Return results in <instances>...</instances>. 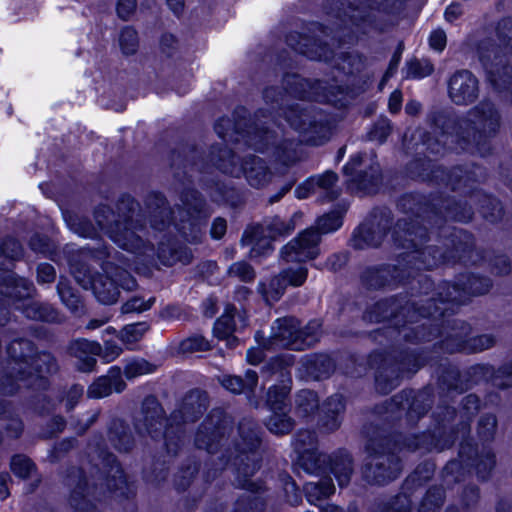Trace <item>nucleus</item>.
Returning a JSON list of instances; mask_svg holds the SVG:
<instances>
[{"instance_id":"obj_1","label":"nucleus","mask_w":512,"mask_h":512,"mask_svg":"<svg viewBox=\"0 0 512 512\" xmlns=\"http://www.w3.org/2000/svg\"><path fill=\"white\" fill-rule=\"evenodd\" d=\"M109 258L106 246L83 247L70 260V270L75 280L84 289H92L97 300L103 304H114L119 297V287L131 290L135 281L125 268L116 267Z\"/></svg>"},{"instance_id":"obj_2","label":"nucleus","mask_w":512,"mask_h":512,"mask_svg":"<svg viewBox=\"0 0 512 512\" xmlns=\"http://www.w3.org/2000/svg\"><path fill=\"white\" fill-rule=\"evenodd\" d=\"M435 133L445 138L444 145L455 149L484 154L501 126V115L493 102L483 100L456 120L439 114L434 119Z\"/></svg>"},{"instance_id":"obj_3","label":"nucleus","mask_w":512,"mask_h":512,"mask_svg":"<svg viewBox=\"0 0 512 512\" xmlns=\"http://www.w3.org/2000/svg\"><path fill=\"white\" fill-rule=\"evenodd\" d=\"M138 204L130 196H124L116 205V211L107 206H99L94 214L101 230L121 249L133 254L143 262H149L157 256L165 257L164 249L159 246L157 251L147 238L145 227L140 223V215L136 213Z\"/></svg>"},{"instance_id":"obj_4","label":"nucleus","mask_w":512,"mask_h":512,"mask_svg":"<svg viewBox=\"0 0 512 512\" xmlns=\"http://www.w3.org/2000/svg\"><path fill=\"white\" fill-rule=\"evenodd\" d=\"M204 405L194 393L187 395L179 410L175 411L170 419V424L164 418V412L157 399L153 396L145 398L139 416L135 420V429L141 436L149 435L152 439H165L169 450L175 433L173 423L194 421L202 414Z\"/></svg>"},{"instance_id":"obj_5","label":"nucleus","mask_w":512,"mask_h":512,"mask_svg":"<svg viewBox=\"0 0 512 512\" xmlns=\"http://www.w3.org/2000/svg\"><path fill=\"white\" fill-rule=\"evenodd\" d=\"M496 36L498 43L491 39L483 40L477 53L488 80L500 87L511 75L507 55H512V18H504L498 23Z\"/></svg>"},{"instance_id":"obj_6","label":"nucleus","mask_w":512,"mask_h":512,"mask_svg":"<svg viewBox=\"0 0 512 512\" xmlns=\"http://www.w3.org/2000/svg\"><path fill=\"white\" fill-rule=\"evenodd\" d=\"M260 333L256 334L257 342L266 349L290 348L304 350L313 346L320 337V323L310 321L304 328H300L299 321L293 317L277 319L273 326L271 336L267 341L260 342Z\"/></svg>"},{"instance_id":"obj_7","label":"nucleus","mask_w":512,"mask_h":512,"mask_svg":"<svg viewBox=\"0 0 512 512\" xmlns=\"http://www.w3.org/2000/svg\"><path fill=\"white\" fill-rule=\"evenodd\" d=\"M301 217V213H294L288 220L274 216L265 220L263 225L247 229L242 242L252 246V257L266 255L273 249L271 239L292 233Z\"/></svg>"},{"instance_id":"obj_8","label":"nucleus","mask_w":512,"mask_h":512,"mask_svg":"<svg viewBox=\"0 0 512 512\" xmlns=\"http://www.w3.org/2000/svg\"><path fill=\"white\" fill-rule=\"evenodd\" d=\"M23 254L20 243L15 239H7L1 246L0 253V294L8 298V302H12L17 309H22L19 304L22 300L29 297V288L26 280L22 278H16L15 275L10 271V261L17 260Z\"/></svg>"},{"instance_id":"obj_9","label":"nucleus","mask_w":512,"mask_h":512,"mask_svg":"<svg viewBox=\"0 0 512 512\" xmlns=\"http://www.w3.org/2000/svg\"><path fill=\"white\" fill-rule=\"evenodd\" d=\"M212 161L224 173L234 177L242 174L248 183L256 188L266 185L271 179V173L264 161L256 156H251L244 160L241 165L236 162L235 156L227 148L219 149L218 154L212 152Z\"/></svg>"},{"instance_id":"obj_10","label":"nucleus","mask_w":512,"mask_h":512,"mask_svg":"<svg viewBox=\"0 0 512 512\" xmlns=\"http://www.w3.org/2000/svg\"><path fill=\"white\" fill-rule=\"evenodd\" d=\"M239 433L242 443L236 446V455L232 459L238 478V485L250 489L252 483L248 477L252 476L259 468L256 449L259 446V438L256 430L250 422H241Z\"/></svg>"},{"instance_id":"obj_11","label":"nucleus","mask_w":512,"mask_h":512,"mask_svg":"<svg viewBox=\"0 0 512 512\" xmlns=\"http://www.w3.org/2000/svg\"><path fill=\"white\" fill-rule=\"evenodd\" d=\"M369 455L362 469L364 479L372 484H385L398 477L401 471L400 460L394 453L377 451L368 446Z\"/></svg>"},{"instance_id":"obj_12","label":"nucleus","mask_w":512,"mask_h":512,"mask_svg":"<svg viewBox=\"0 0 512 512\" xmlns=\"http://www.w3.org/2000/svg\"><path fill=\"white\" fill-rule=\"evenodd\" d=\"M290 392L288 382L283 381L280 386H273L267 395V404L272 415L266 421L268 430L276 435L289 433L293 428L292 419L286 414V399Z\"/></svg>"},{"instance_id":"obj_13","label":"nucleus","mask_w":512,"mask_h":512,"mask_svg":"<svg viewBox=\"0 0 512 512\" xmlns=\"http://www.w3.org/2000/svg\"><path fill=\"white\" fill-rule=\"evenodd\" d=\"M183 209H178L179 222L175 221L174 226L185 238L189 239L188 231L193 233L192 240L197 238L200 231L199 225L202 218L207 217L204 210V203L199 193L195 190L187 191L182 197Z\"/></svg>"},{"instance_id":"obj_14","label":"nucleus","mask_w":512,"mask_h":512,"mask_svg":"<svg viewBox=\"0 0 512 512\" xmlns=\"http://www.w3.org/2000/svg\"><path fill=\"white\" fill-rule=\"evenodd\" d=\"M320 234L314 228H308L289 241L280 251L281 258L287 263H303L319 255Z\"/></svg>"},{"instance_id":"obj_15","label":"nucleus","mask_w":512,"mask_h":512,"mask_svg":"<svg viewBox=\"0 0 512 512\" xmlns=\"http://www.w3.org/2000/svg\"><path fill=\"white\" fill-rule=\"evenodd\" d=\"M308 276V269L301 263L297 266H290L283 269L279 275L273 277L268 284L259 283V292L267 302L277 301L284 294L288 285L293 287L302 286Z\"/></svg>"},{"instance_id":"obj_16","label":"nucleus","mask_w":512,"mask_h":512,"mask_svg":"<svg viewBox=\"0 0 512 512\" xmlns=\"http://www.w3.org/2000/svg\"><path fill=\"white\" fill-rule=\"evenodd\" d=\"M479 80L468 70L455 72L448 81V96L460 106H467L479 97Z\"/></svg>"},{"instance_id":"obj_17","label":"nucleus","mask_w":512,"mask_h":512,"mask_svg":"<svg viewBox=\"0 0 512 512\" xmlns=\"http://www.w3.org/2000/svg\"><path fill=\"white\" fill-rule=\"evenodd\" d=\"M388 228L389 220L387 217L374 216L355 230L351 239L352 246L356 249L376 247L381 244Z\"/></svg>"},{"instance_id":"obj_18","label":"nucleus","mask_w":512,"mask_h":512,"mask_svg":"<svg viewBox=\"0 0 512 512\" xmlns=\"http://www.w3.org/2000/svg\"><path fill=\"white\" fill-rule=\"evenodd\" d=\"M246 324V315L238 312L234 306L227 305L214 324V334L219 339H225L227 346L232 348L238 344V338L233 333L244 328Z\"/></svg>"},{"instance_id":"obj_19","label":"nucleus","mask_w":512,"mask_h":512,"mask_svg":"<svg viewBox=\"0 0 512 512\" xmlns=\"http://www.w3.org/2000/svg\"><path fill=\"white\" fill-rule=\"evenodd\" d=\"M23 345L22 341H14L8 348V353L11 357L9 365L11 369L17 370L18 375L16 377L12 375H6L0 379V394L11 395L19 389V380H23L25 369L29 368L28 360L22 353L18 354V349H21Z\"/></svg>"},{"instance_id":"obj_20","label":"nucleus","mask_w":512,"mask_h":512,"mask_svg":"<svg viewBox=\"0 0 512 512\" xmlns=\"http://www.w3.org/2000/svg\"><path fill=\"white\" fill-rule=\"evenodd\" d=\"M283 114L290 126L300 133L320 132L323 129V123L312 114L303 104H295L287 107Z\"/></svg>"},{"instance_id":"obj_21","label":"nucleus","mask_w":512,"mask_h":512,"mask_svg":"<svg viewBox=\"0 0 512 512\" xmlns=\"http://www.w3.org/2000/svg\"><path fill=\"white\" fill-rule=\"evenodd\" d=\"M125 387L121 369L113 366L106 375L98 377L88 387L87 396L91 399H100L109 396L113 391L120 393Z\"/></svg>"},{"instance_id":"obj_22","label":"nucleus","mask_w":512,"mask_h":512,"mask_svg":"<svg viewBox=\"0 0 512 512\" xmlns=\"http://www.w3.org/2000/svg\"><path fill=\"white\" fill-rule=\"evenodd\" d=\"M284 84L286 85V93L282 94L277 88H268L264 91V100L267 104L271 105L273 110L279 106L280 96L281 103L285 102L288 104L291 97H304L306 94V87L309 86V83L300 78L297 75H289L284 79Z\"/></svg>"},{"instance_id":"obj_23","label":"nucleus","mask_w":512,"mask_h":512,"mask_svg":"<svg viewBox=\"0 0 512 512\" xmlns=\"http://www.w3.org/2000/svg\"><path fill=\"white\" fill-rule=\"evenodd\" d=\"M70 354L77 359V369L92 372L97 364L96 356L101 353V345L96 341L78 339L69 346Z\"/></svg>"},{"instance_id":"obj_24","label":"nucleus","mask_w":512,"mask_h":512,"mask_svg":"<svg viewBox=\"0 0 512 512\" xmlns=\"http://www.w3.org/2000/svg\"><path fill=\"white\" fill-rule=\"evenodd\" d=\"M59 370L55 356L46 350L34 352V389H46L50 378Z\"/></svg>"},{"instance_id":"obj_25","label":"nucleus","mask_w":512,"mask_h":512,"mask_svg":"<svg viewBox=\"0 0 512 512\" xmlns=\"http://www.w3.org/2000/svg\"><path fill=\"white\" fill-rule=\"evenodd\" d=\"M146 208L150 216L151 227L162 231L170 226V210L166 207L163 196L159 193H152L146 199Z\"/></svg>"},{"instance_id":"obj_26","label":"nucleus","mask_w":512,"mask_h":512,"mask_svg":"<svg viewBox=\"0 0 512 512\" xmlns=\"http://www.w3.org/2000/svg\"><path fill=\"white\" fill-rule=\"evenodd\" d=\"M345 404L343 397L335 394L327 399L324 404L325 416L322 419V428L326 432H332L341 424L340 414L344 412Z\"/></svg>"},{"instance_id":"obj_27","label":"nucleus","mask_w":512,"mask_h":512,"mask_svg":"<svg viewBox=\"0 0 512 512\" xmlns=\"http://www.w3.org/2000/svg\"><path fill=\"white\" fill-rule=\"evenodd\" d=\"M307 501L316 505L318 501L325 499L335 492V486L329 476L321 475L318 481H310L304 485Z\"/></svg>"},{"instance_id":"obj_28","label":"nucleus","mask_w":512,"mask_h":512,"mask_svg":"<svg viewBox=\"0 0 512 512\" xmlns=\"http://www.w3.org/2000/svg\"><path fill=\"white\" fill-rule=\"evenodd\" d=\"M221 385L228 391L239 394L245 390L252 391L258 382L257 373L253 370H248L245 374V380L238 376L226 375L219 379Z\"/></svg>"},{"instance_id":"obj_29","label":"nucleus","mask_w":512,"mask_h":512,"mask_svg":"<svg viewBox=\"0 0 512 512\" xmlns=\"http://www.w3.org/2000/svg\"><path fill=\"white\" fill-rule=\"evenodd\" d=\"M312 181L320 196L328 200H333L339 195V190L336 186L338 176L332 171H326L323 174L312 176Z\"/></svg>"},{"instance_id":"obj_30","label":"nucleus","mask_w":512,"mask_h":512,"mask_svg":"<svg viewBox=\"0 0 512 512\" xmlns=\"http://www.w3.org/2000/svg\"><path fill=\"white\" fill-rule=\"evenodd\" d=\"M327 462V456L318 453L317 449L299 454L298 463L308 474L321 476L326 472L323 464Z\"/></svg>"},{"instance_id":"obj_31","label":"nucleus","mask_w":512,"mask_h":512,"mask_svg":"<svg viewBox=\"0 0 512 512\" xmlns=\"http://www.w3.org/2000/svg\"><path fill=\"white\" fill-rule=\"evenodd\" d=\"M329 469L335 475L339 486H346L353 473L352 459L348 454L337 455L331 460Z\"/></svg>"},{"instance_id":"obj_32","label":"nucleus","mask_w":512,"mask_h":512,"mask_svg":"<svg viewBox=\"0 0 512 512\" xmlns=\"http://www.w3.org/2000/svg\"><path fill=\"white\" fill-rule=\"evenodd\" d=\"M149 328L150 326L146 322L128 324L117 333V337L128 349H131L143 338Z\"/></svg>"},{"instance_id":"obj_33","label":"nucleus","mask_w":512,"mask_h":512,"mask_svg":"<svg viewBox=\"0 0 512 512\" xmlns=\"http://www.w3.org/2000/svg\"><path fill=\"white\" fill-rule=\"evenodd\" d=\"M218 436L219 427L213 426L212 421L205 422L196 434L195 444L198 448L206 449L209 453H212L214 442Z\"/></svg>"},{"instance_id":"obj_34","label":"nucleus","mask_w":512,"mask_h":512,"mask_svg":"<svg viewBox=\"0 0 512 512\" xmlns=\"http://www.w3.org/2000/svg\"><path fill=\"white\" fill-rule=\"evenodd\" d=\"M343 210H333L316 221V230L319 234L331 233L339 229L342 225Z\"/></svg>"},{"instance_id":"obj_35","label":"nucleus","mask_w":512,"mask_h":512,"mask_svg":"<svg viewBox=\"0 0 512 512\" xmlns=\"http://www.w3.org/2000/svg\"><path fill=\"white\" fill-rule=\"evenodd\" d=\"M155 365L143 358H133L126 362L124 373L128 379L150 374L155 371Z\"/></svg>"},{"instance_id":"obj_36","label":"nucleus","mask_w":512,"mask_h":512,"mask_svg":"<svg viewBox=\"0 0 512 512\" xmlns=\"http://www.w3.org/2000/svg\"><path fill=\"white\" fill-rule=\"evenodd\" d=\"M397 229L405 233V240L400 245L403 248L410 249L418 246V239L422 240L425 237V230L421 227H408L406 222L399 221Z\"/></svg>"},{"instance_id":"obj_37","label":"nucleus","mask_w":512,"mask_h":512,"mask_svg":"<svg viewBox=\"0 0 512 512\" xmlns=\"http://www.w3.org/2000/svg\"><path fill=\"white\" fill-rule=\"evenodd\" d=\"M70 230L84 238H95L97 230L84 218L71 216L68 220Z\"/></svg>"},{"instance_id":"obj_38","label":"nucleus","mask_w":512,"mask_h":512,"mask_svg":"<svg viewBox=\"0 0 512 512\" xmlns=\"http://www.w3.org/2000/svg\"><path fill=\"white\" fill-rule=\"evenodd\" d=\"M119 45L124 54H134L138 48L137 32L131 27H125L120 33Z\"/></svg>"},{"instance_id":"obj_39","label":"nucleus","mask_w":512,"mask_h":512,"mask_svg":"<svg viewBox=\"0 0 512 512\" xmlns=\"http://www.w3.org/2000/svg\"><path fill=\"white\" fill-rule=\"evenodd\" d=\"M297 407L305 415H308L318 408V397L315 392L302 390L297 395Z\"/></svg>"},{"instance_id":"obj_40","label":"nucleus","mask_w":512,"mask_h":512,"mask_svg":"<svg viewBox=\"0 0 512 512\" xmlns=\"http://www.w3.org/2000/svg\"><path fill=\"white\" fill-rule=\"evenodd\" d=\"M443 503V492L439 488L431 489L422 500L419 512H437Z\"/></svg>"},{"instance_id":"obj_41","label":"nucleus","mask_w":512,"mask_h":512,"mask_svg":"<svg viewBox=\"0 0 512 512\" xmlns=\"http://www.w3.org/2000/svg\"><path fill=\"white\" fill-rule=\"evenodd\" d=\"M210 349V344L208 340H206L201 335H193L184 339L180 345L179 350L182 353H194L200 351H207Z\"/></svg>"},{"instance_id":"obj_42","label":"nucleus","mask_w":512,"mask_h":512,"mask_svg":"<svg viewBox=\"0 0 512 512\" xmlns=\"http://www.w3.org/2000/svg\"><path fill=\"white\" fill-rule=\"evenodd\" d=\"M316 436L309 430L298 432L295 437L294 447L298 454L316 449Z\"/></svg>"},{"instance_id":"obj_43","label":"nucleus","mask_w":512,"mask_h":512,"mask_svg":"<svg viewBox=\"0 0 512 512\" xmlns=\"http://www.w3.org/2000/svg\"><path fill=\"white\" fill-rule=\"evenodd\" d=\"M107 463L110 465L109 477L107 479V487L111 490H116L122 487L125 483L123 471L116 462L113 455H109Z\"/></svg>"},{"instance_id":"obj_44","label":"nucleus","mask_w":512,"mask_h":512,"mask_svg":"<svg viewBox=\"0 0 512 512\" xmlns=\"http://www.w3.org/2000/svg\"><path fill=\"white\" fill-rule=\"evenodd\" d=\"M433 72V65L427 60H414L408 63L406 77L424 78Z\"/></svg>"},{"instance_id":"obj_45","label":"nucleus","mask_w":512,"mask_h":512,"mask_svg":"<svg viewBox=\"0 0 512 512\" xmlns=\"http://www.w3.org/2000/svg\"><path fill=\"white\" fill-rule=\"evenodd\" d=\"M59 296L62 302L71 310H77L80 305L79 296L73 291L71 286L64 282L60 281L57 286Z\"/></svg>"},{"instance_id":"obj_46","label":"nucleus","mask_w":512,"mask_h":512,"mask_svg":"<svg viewBox=\"0 0 512 512\" xmlns=\"http://www.w3.org/2000/svg\"><path fill=\"white\" fill-rule=\"evenodd\" d=\"M351 182L357 189L363 190L365 192H371L379 182L378 167H371V174L369 177H367L366 174H360L356 178L352 179Z\"/></svg>"},{"instance_id":"obj_47","label":"nucleus","mask_w":512,"mask_h":512,"mask_svg":"<svg viewBox=\"0 0 512 512\" xmlns=\"http://www.w3.org/2000/svg\"><path fill=\"white\" fill-rule=\"evenodd\" d=\"M228 274L243 282H251L255 278L254 269L243 261L233 263L228 269Z\"/></svg>"},{"instance_id":"obj_48","label":"nucleus","mask_w":512,"mask_h":512,"mask_svg":"<svg viewBox=\"0 0 512 512\" xmlns=\"http://www.w3.org/2000/svg\"><path fill=\"white\" fill-rule=\"evenodd\" d=\"M310 366L308 367L309 372L315 376V378H321L331 371L333 365L329 358L325 356H316L308 360Z\"/></svg>"},{"instance_id":"obj_49","label":"nucleus","mask_w":512,"mask_h":512,"mask_svg":"<svg viewBox=\"0 0 512 512\" xmlns=\"http://www.w3.org/2000/svg\"><path fill=\"white\" fill-rule=\"evenodd\" d=\"M495 465L494 454L490 451H484L478 458L476 463V471L480 478L485 479Z\"/></svg>"},{"instance_id":"obj_50","label":"nucleus","mask_w":512,"mask_h":512,"mask_svg":"<svg viewBox=\"0 0 512 512\" xmlns=\"http://www.w3.org/2000/svg\"><path fill=\"white\" fill-rule=\"evenodd\" d=\"M11 468L16 476L27 478L30 475L32 465L29 458L17 455L12 459Z\"/></svg>"},{"instance_id":"obj_51","label":"nucleus","mask_w":512,"mask_h":512,"mask_svg":"<svg viewBox=\"0 0 512 512\" xmlns=\"http://www.w3.org/2000/svg\"><path fill=\"white\" fill-rule=\"evenodd\" d=\"M123 352L121 346L113 341H104V346H101V353L98 354L104 362L110 363L116 360Z\"/></svg>"},{"instance_id":"obj_52","label":"nucleus","mask_w":512,"mask_h":512,"mask_svg":"<svg viewBox=\"0 0 512 512\" xmlns=\"http://www.w3.org/2000/svg\"><path fill=\"white\" fill-rule=\"evenodd\" d=\"M153 303L154 298L144 301L141 298L134 297L127 301L121 309L123 313L143 312L150 309Z\"/></svg>"},{"instance_id":"obj_53","label":"nucleus","mask_w":512,"mask_h":512,"mask_svg":"<svg viewBox=\"0 0 512 512\" xmlns=\"http://www.w3.org/2000/svg\"><path fill=\"white\" fill-rule=\"evenodd\" d=\"M277 160L284 165H289L297 160L296 151L293 142L285 143L281 147H277L276 151Z\"/></svg>"},{"instance_id":"obj_54","label":"nucleus","mask_w":512,"mask_h":512,"mask_svg":"<svg viewBox=\"0 0 512 512\" xmlns=\"http://www.w3.org/2000/svg\"><path fill=\"white\" fill-rule=\"evenodd\" d=\"M391 123L387 119L380 120L371 132V138L379 142L385 141L388 135L391 133Z\"/></svg>"},{"instance_id":"obj_55","label":"nucleus","mask_w":512,"mask_h":512,"mask_svg":"<svg viewBox=\"0 0 512 512\" xmlns=\"http://www.w3.org/2000/svg\"><path fill=\"white\" fill-rule=\"evenodd\" d=\"M496 418L493 415H485L479 421V434L485 438H490L496 428Z\"/></svg>"},{"instance_id":"obj_56","label":"nucleus","mask_w":512,"mask_h":512,"mask_svg":"<svg viewBox=\"0 0 512 512\" xmlns=\"http://www.w3.org/2000/svg\"><path fill=\"white\" fill-rule=\"evenodd\" d=\"M447 37L446 33L442 29H436L431 32L429 37V44L431 48L436 51H443L446 47Z\"/></svg>"},{"instance_id":"obj_57","label":"nucleus","mask_w":512,"mask_h":512,"mask_svg":"<svg viewBox=\"0 0 512 512\" xmlns=\"http://www.w3.org/2000/svg\"><path fill=\"white\" fill-rule=\"evenodd\" d=\"M136 9V0H119L117 14L123 20H128Z\"/></svg>"},{"instance_id":"obj_58","label":"nucleus","mask_w":512,"mask_h":512,"mask_svg":"<svg viewBox=\"0 0 512 512\" xmlns=\"http://www.w3.org/2000/svg\"><path fill=\"white\" fill-rule=\"evenodd\" d=\"M494 344V339L488 335H481L474 337L470 340V347L472 351H483L492 347Z\"/></svg>"},{"instance_id":"obj_59","label":"nucleus","mask_w":512,"mask_h":512,"mask_svg":"<svg viewBox=\"0 0 512 512\" xmlns=\"http://www.w3.org/2000/svg\"><path fill=\"white\" fill-rule=\"evenodd\" d=\"M83 387L80 385H73L65 396V405L67 410L72 409L75 404L80 400L83 395Z\"/></svg>"},{"instance_id":"obj_60","label":"nucleus","mask_w":512,"mask_h":512,"mask_svg":"<svg viewBox=\"0 0 512 512\" xmlns=\"http://www.w3.org/2000/svg\"><path fill=\"white\" fill-rule=\"evenodd\" d=\"M313 194H318V193H317V189H316L311 177L308 178L306 181H304L302 184H300L295 189V196L298 199H305Z\"/></svg>"},{"instance_id":"obj_61","label":"nucleus","mask_w":512,"mask_h":512,"mask_svg":"<svg viewBox=\"0 0 512 512\" xmlns=\"http://www.w3.org/2000/svg\"><path fill=\"white\" fill-rule=\"evenodd\" d=\"M37 279L41 283H50L55 279V269L50 264H40L37 268Z\"/></svg>"},{"instance_id":"obj_62","label":"nucleus","mask_w":512,"mask_h":512,"mask_svg":"<svg viewBox=\"0 0 512 512\" xmlns=\"http://www.w3.org/2000/svg\"><path fill=\"white\" fill-rule=\"evenodd\" d=\"M490 282L487 279L472 277L469 280V289L473 294H483L489 290Z\"/></svg>"},{"instance_id":"obj_63","label":"nucleus","mask_w":512,"mask_h":512,"mask_svg":"<svg viewBox=\"0 0 512 512\" xmlns=\"http://www.w3.org/2000/svg\"><path fill=\"white\" fill-rule=\"evenodd\" d=\"M299 51L305 55H307L311 59H318L328 61L330 59V53L326 47H317L314 49H302L299 48Z\"/></svg>"},{"instance_id":"obj_64","label":"nucleus","mask_w":512,"mask_h":512,"mask_svg":"<svg viewBox=\"0 0 512 512\" xmlns=\"http://www.w3.org/2000/svg\"><path fill=\"white\" fill-rule=\"evenodd\" d=\"M181 315L182 311L180 307L175 305H168L164 307L159 314L160 318L164 321L178 320L180 319Z\"/></svg>"}]
</instances>
